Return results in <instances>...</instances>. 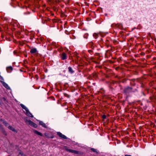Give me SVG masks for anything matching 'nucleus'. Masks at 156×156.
<instances>
[{
  "label": "nucleus",
  "instance_id": "f257e3e1",
  "mask_svg": "<svg viewBox=\"0 0 156 156\" xmlns=\"http://www.w3.org/2000/svg\"><path fill=\"white\" fill-rule=\"evenodd\" d=\"M20 105L23 109L25 110V111L26 112V114L27 116L31 117H33V115L29 111L28 109L26 106H25L24 105H23V104H21Z\"/></svg>",
  "mask_w": 156,
  "mask_h": 156
},
{
  "label": "nucleus",
  "instance_id": "f03ea898",
  "mask_svg": "<svg viewBox=\"0 0 156 156\" xmlns=\"http://www.w3.org/2000/svg\"><path fill=\"white\" fill-rule=\"evenodd\" d=\"M26 122L27 123L29 124L35 128L37 127V125L30 120H26Z\"/></svg>",
  "mask_w": 156,
  "mask_h": 156
},
{
  "label": "nucleus",
  "instance_id": "7ed1b4c3",
  "mask_svg": "<svg viewBox=\"0 0 156 156\" xmlns=\"http://www.w3.org/2000/svg\"><path fill=\"white\" fill-rule=\"evenodd\" d=\"M132 88L130 87H127L125 88L124 91L126 93H127L132 91Z\"/></svg>",
  "mask_w": 156,
  "mask_h": 156
},
{
  "label": "nucleus",
  "instance_id": "20e7f679",
  "mask_svg": "<svg viewBox=\"0 0 156 156\" xmlns=\"http://www.w3.org/2000/svg\"><path fill=\"white\" fill-rule=\"evenodd\" d=\"M57 134L62 138L64 139H67V137L64 135L62 134L61 133L59 132H57Z\"/></svg>",
  "mask_w": 156,
  "mask_h": 156
},
{
  "label": "nucleus",
  "instance_id": "39448f33",
  "mask_svg": "<svg viewBox=\"0 0 156 156\" xmlns=\"http://www.w3.org/2000/svg\"><path fill=\"white\" fill-rule=\"evenodd\" d=\"M1 121L3 123L5 126H7L9 129H10V126L9 125V124L7 123L5 121L3 120L2 119H1Z\"/></svg>",
  "mask_w": 156,
  "mask_h": 156
},
{
  "label": "nucleus",
  "instance_id": "423d86ee",
  "mask_svg": "<svg viewBox=\"0 0 156 156\" xmlns=\"http://www.w3.org/2000/svg\"><path fill=\"white\" fill-rule=\"evenodd\" d=\"M37 51V49L36 48H34L31 49L30 52L31 54H34L36 53Z\"/></svg>",
  "mask_w": 156,
  "mask_h": 156
},
{
  "label": "nucleus",
  "instance_id": "0eeeda50",
  "mask_svg": "<svg viewBox=\"0 0 156 156\" xmlns=\"http://www.w3.org/2000/svg\"><path fill=\"white\" fill-rule=\"evenodd\" d=\"M1 82L3 85L6 88L8 89L9 88V87L8 85L6 83L2 81H1Z\"/></svg>",
  "mask_w": 156,
  "mask_h": 156
},
{
  "label": "nucleus",
  "instance_id": "6e6552de",
  "mask_svg": "<svg viewBox=\"0 0 156 156\" xmlns=\"http://www.w3.org/2000/svg\"><path fill=\"white\" fill-rule=\"evenodd\" d=\"M69 152H71L72 153H74L75 154H78L79 153V151H75L72 149H70V150L69 151Z\"/></svg>",
  "mask_w": 156,
  "mask_h": 156
},
{
  "label": "nucleus",
  "instance_id": "1a4fd4ad",
  "mask_svg": "<svg viewBox=\"0 0 156 156\" xmlns=\"http://www.w3.org/2000/svg\"><path fill=\"white\" fill-rule=\"evenodd\" d=\"M66 58V54L63 53L62 54V60H65Z\"/></svg>",
  "mask_w": 156,
  "mask_h": 156
},
{
  "label": "nucleus",
  "instance_id": "9d476101",
  "mask_svg": "<svg viewBox=\"0 0 156 156\" xmlns=\"http://www.w3.org/2000/svg\"><path fill=\"white\" fill-rule=\"evenodd\" d=\"M39 124L44 128L46 127L45 124L42 121H40L39 122Z\"/></svg>",
  "mask_w": 156,
  "mask_h": 156
},
{
  "label": "nucleus",
  "instance_id": "9b49d317",
  "mask_svg": "<svg viewBox=\"0 0 156 156\" xmlns=\"http://www.w3.org/2000/svg\"><path fill=\"white\" fill-rule=\"evenodd\" d=\"M34 133L36 134H37L41 136H42V134L40 132H38V131L37 130H34Z\"/></svg>",
  "mask_w": 156,
  "mask_h": 156
},
{
  "label": "nucleus",
  "instance_id": "f8f14e48",
  "mask_svg": "<svg viewBox=\"0 0 156 156\" xmlns=\"http://www.w3.org/2000/svg\"><path fill=\"white\" fill-rule=\"evenodd\" d=\"M69 71L71 73H72L74 72V71L73 70L71 67H68Z\"/></svg>",
  "mask_w": 156,
  "mask_h": 156
},
{
  "label": "nucleus",
  "instance_id": "ddd939ff",
  "mask_svg": "<svg viewBox=\"0 0 156 156\" xmlns=\"http://www.w3.org/2000/svg\"><path fill=\"white\" fill-rule=\"evenodd\" d=\"M10 130L14 131L15 132L17 133V131L14 128L10 126Z\"/></svg>",
  "mask_w": 156,
  "mask_h": 156
},
{
  "label": "nucleus",
  "instance_id": "4468645a",
  "mask_svg": "<svg viewBox=\"0 0 156 156\" xmlns=\"http://www.w3.org/2000/svg\"><path fill=\"white\" fill-rule=\"evenodd\" d=\"M19 155H20V156H25V154H23V152L21 151L19 152Z\"/></svg>",
  "mask_w": 156,
  "mask_h": 156
},
{
  "label": "nucleus",
  "instance_id": "2eb2a0df",
  "mask_svg": "<svg viewBox=\"0 0 156 156\" xmlns=\"http://www.w3.org/2000/svg\"><path fill=\"white\" fill-rule=\"evenodd\" d=\"M64 148L66 150L69 152V151L70 150V149H68V148L66 147H65Z\"/></svg>",
  "mask_w": 156,
  "mask_h": 156
},
{
  "label": "nucleus",
  "instance_id": "dca6fc26",
  "mask_svg": "<svg viewBox=\"0 0 156 156\" xmlns=\"http://www.w3.org/2000/svg\"><path fill=\"white\" fill-rule=\"evenodd\" d=\"M6 70H7V72L8 73L9 72V70H10V67L9 66H8L7 67Z\"/></svg>",
  "mask_w": 156,
  "mask_h": 156
},
{
  "label": "nucleus",
  "instance_id": "f3484780",
  "mask_svg": "<svg viewBox=\"0 0 156 156\" xmlns=\"http://www.w3.org/2000/svg\"><path fill=\"white\" fill-rule=\"evenodd\" d=\"M91 150L93 151L94 152H97V151H96V150L94 148H91Z\"/></svg>",
  "mask_w": 156,
  "mask_h": 156
},
{
  "label": "nucleus",
  "instance_id": "a211bd4d",
  "mask_svg": "<svg viewBox=\"0 0 156 156\" xmlns=\"http://www.w3.org/2000/svg\"><path fill=\"white\" fill-rule=\"evenodd\" d=\"M97 34H93V36L96 38H97Z\"/></svg>",
  "mask_w": 156,
  "mask_h": 156
},
{
  "label": "nucleus",
  "instance_id": "6ab92c4d",
  "mask_svg": "<svg viewBox=\"0 0 156 156\" xmlns=\"http://www.w3.org/2000/svg\"><path fill=\"white\" fill-rule=\"evenodd\" d=\"M102 117L104 119H105L106 118V116L105 115H103L102 116Z\"/></svg>",
  "mask_w": 156,
  "mask_h": 156
},
{
  "label": "nucleus",
  "instance_id": "aec40b11",
  "mask_svg": "<svg viewBox=\"0 0 156 156\" xmlns=\"http://www.w3.org/2000/svg\"><path fill=\"white\" fill-rule=\"evenodd\" d=\"M0 78L1 79H2V80H3L2 77L0 75Z\"/></svg>",
  "mask_w": 156,
  "mask_h": 156
},
{
  "label": "nucleus",
  "instance_id": "412c9836",
  "mask_svg": "<svg viewBox=\"0 0 156 156\" xmlns=\"http://www.w3.org/2000/svg\"><path fill=\"white\" fill-rule=\"evenodd\" d=\"M10 72L11 71V70H12V67L10 66Z\"/></svg>",
  "mask_w": 156,
  "mask_h": 156
},
{
  "label": "nucleus",
  "instance_id": "4be33fe9",
  "mask_svg": "<svg viewBox=\"0 0 156 156\" xmlns=\"http://www.w3.org/2000/svg\"><path fill=\"white\" fill-rule=\"evenodd\" d=\"M129 155L126 154V155H125V156H129Z\"/></svg>",
  "mask_w": 156,
  "mask_h": 156
},
{
  "label": "nucleus",
  "instance_id": "5701e85b",
  "mask_svg": "<svg viewBox=\"0 0 156 156\" xmlns=\"http://www.w3.org/2000/svg\"><path fill=\"white\" fill-rule=\"evenodd\" d=\"M14 54H15V53H16V51H14Z\"/></svg>",
  "mask_w": 156,
  "mask_h": 156
},
{
  "label": "nucleus",
  "instance_id": "b1692460",
  "mask_svg": "<svg viewBox=\"0 0 156 156\" xmlns=\"http://www.w3.org/2000/svg\"><path fill=\"white\" fill-rule=\"evenodd\" d=\"M129 156H132L130 155H129Z\"/></svg>",
  "mask_w": 156,
  "mask_h": 156
},
{
  "label": "nucleus",
  "instance_id": "393cba45",
  "mask_svg": "<svg viewBox=\"0 0 156 156\" xmlns=\"http://www.w3.org/2000/svg\"><path fill=\"white\" fill-rule=\"evenodd\" d=\"M0 127H1V125H0Z\"/></svg>",
  "mask_w": 156,
  "mask_h": 156
},
{
  "label": "nucleus",
  "instance_id": "a878e982",
  "mask_svg": "<svg viewBox=\"0 0 156 156\" xmlns=\"http://www.w3.org/2000/svg\"><path fill=\"white\" fill-rule=\"evenodd\" d=\"M155 156H156V155H155Z\"/></svg>",
  "mask_w": 156,
  "mask_h": 156
}]
</instances>
